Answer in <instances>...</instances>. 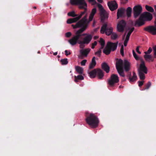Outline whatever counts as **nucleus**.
Returning <instances> with one entry per match:
<instances>
[{
	"label": "nucleus",
	"mask_w": 156,
	"mask_h": 156,
	"mask_svg": "<svg viewBox=\"0 0 156 156\" xmlns=\"http://www.w3.org/2000/svg\"><path fill=\"white\" fill-rule=\"evenodd\" d=\"M85 120L87 123L92 128H95L98 125L99 122L97 116L94 114L86 112Z\"/></svg>",
	"instance_id": "nucleus-1"
},
{
	"label": "nucleus",
	"mask_w": 156,
	"mask_h": 156,
	"mask_svg": "<svg viewBox=\"0 0 156 156\" xmlns=\"http://www.w3.org/2000/svg\"><path fill=\"white\" fill-rule=\"evenodd\" d=\"M87 15H86L81 20L78 22L75 25H72L73 28H80L78 30L77 33H82L87 29L88 26L89 21L87 19Z\"/></svg>",
	"instance_id": "nucleus-2"
},
{
	"label": "nucleus",
	"mask_w": 156,
	"mask_h": 156,
	"mask_svg": "<svg viewBox=\"0 0 156 156\" xmlns=\"http://www.w3.org/2000/svg\"><path fill=\"white\" fill-rule=\"evenodd\" d=\"M153 18L152 14L148 12H144L139 17L138 20L135 23L134 26L136 27H140L145 23V21H150Z\"/></svg>",
	"instance_id": "nucleus-3"
},
{
	"label": "nucleus",
	"mask_w": 156,
	"mask_h": 156,
	"mask_svg": "<svg viewBox=\"0 0 156 156\" xmlns=\"http://www.w3.org/2000/svg\"><path fill=\"white\" fill-rule=\"evenodd\" d=\"M70 3L72 5H78L80 9H84V11L81 12L78 16L80 19L87 11V5L85 0H70Z\"/></svg>",
	"instance_id": "nucleus-4"
},
{
	"label": "nucleus",
	"mask_w": 156,
	"mask_h": 156,
	"mask_svg": "<svg viewBox=\"0 0 156 156\" xmlns=\"http://www.w3.org/2000/svg\"><path fill=\"white\" fill-rule=\"evenodd\" d=\"M140 62L139 68L138 70V75L140 80H144L145 78V74L147 73V69L143 60L141 59Z\"/></svg>",
	"instance_id": "nucleus-5"
},
{
	"label": "nucleus",
	"mask_w": 156,
	"mask_h": 156,
	"mask_svg": "<svg viewBox=\"0 0 156 156\" xmlns=\"http://www.w3.org/2000/svg\"><path fill=\"white\" fill-rule=\"evenodd\" d=\"M82 33H77V31L76 32L75 35L72 37L68 41L69 43L72 45L73 46L76 44L77 43L80 44V48H83L85 46L84 44L82 43H80V42L82 41L79 40L80 37L81 36V34Z\"/></svg>",
	"instance_id": "nucleus-6"
},
{
	"label": "nucleus",
	"mask_w": 156,
	"mask_h": 156,
	"mask_svg": "<svg viewBox=\"0 0 156 156\" xmlns=\"http://www.w3.org/2000/svg\"><path fill=\"white\" fill-rule=\"evenodd\" d=\"M98 8L101 22L104 23L105 20L108 18V13L104 9L102 6L100 4H98Z\"/></svg>",
	"instance_id": "nucleus-7"
},
{
	"label": "nucleus",
	"mask_w": 156,
	"mask_h": 156,
	"mask_svg": "<svg viewBox=\"0 0 156 156\" xmlns=\"http://www.w3.org/2000/svg\"><path fill=\"white\" fill-rule=\"evenodd\" d=\"M112 31L113 28L111 27H108L107 23H104L103 25L100 30L101 33L103 34L105 33L108 36L112 34Z\"/></svg>",
	"instance_id": "nucleus-8"
},
{
	"label": "nucleus",
	"mask_w": 156,
	"mask_h": 156,
	"mask_svg": "<svg viewBox=\"0 0 156 156\" xmlns=\"http://www.w3.org/2000/svg\"><path fill=\"white\" fill-rule=\"evenodd\" d=\"M119 81V77L116 74H112L108 80V84L111 87L114 86L115 83H118Z\"/></svg>",
	"instance_id": "nucleus-9"
},
{
	"label": "nucleus",
	"mask_w": 156,
	"mask_h": 156,
	"mask_svg": "<svg viewBox=\"0 0 156 156\" xmlns=\"http://www.w3.org/2000/svg\"><path fill=\"white\" fill-rule=\"evenodd\" d=\"M142 8L141 6L138 5L135 6L133 8V13L135 18H137L141 13Z\"/></svg>",
	"instance_id": "nucleus-10"
},
{
	"label": "nucleus",
	"mask_w": 156,
	"mask_h": 156,
	"mask_svg": "<svg viewBox=\"0 0 156 156\" xmlns=\"http://www.w3.org/2000/svg\"><path fill=\"white\" fill-rule=\"evenodd\" d=\"M83 36H85L83 38L82 42L80 43L85 44H88L91 41L93 37V36L90 34H88L87 33L83 34H82Z\"/></svg>",
	"instance_id": "nucleus-11"
},
{
	"label": "nucleus",
	"mask_w": 156,
	"mask_h": 156,
	"mask_svg": "<svg viewBox=\"0 0 156 156\" xmlns=\"http://www.w3.org/2000/svg\"><path fill=\"white\" fill-rule=\"evenodd\" d=\"M144 30L152 35H156V25L147 26L144 28Z\"/></svg>",
	"instance_id": "nucleus-12"
},
{
	"label": "nucleus",
	"mask_w": 156,
	"mask_h": 156,
	"mask_svg": "<svg viewBox=\"0 0 156 156\" xmlns=\"http://www.w3.org/2000/svg\"><path fill=\"white\" fill-rule=\"evenodd\" d=\"M126 24V22L124 20H122L120 21L117 25V30L119 32H123L124 30Z\"/></svg>",
	"instance_id": "nucleus-13"
},
{
	"label": "nucleus",
	"mask_w": 156,
	"mask_h": 156,
	"mask_svg": "<svg viewBox=\"0 0 156 156\" xmlns=\"http://www.w3.org/2000/svg\"><path fill=\"white\" fill-rule=\"evenodd\" d=\"M108 5L110 9L112 11L118 8V5L115 1L108 2Z\"/></svg>",
	"instance_id": "nucleus-14"
},
{
	"label": "nucleus",
	"mask_w": 156,
	"mask_h": 156,
	"mask_svg": "<svg viewBox=\"0 0 156 156\" xmlns=\"http://www.w3.org/2000/svg\"><path fill=\"white\" fill-rule=\"evenodd\" d=\"M118 42L115 43H112L111 42H108L107 47L110 48L111 51H115L117 48Z\"/></svg>",
	"instance_id": "nucleus-15"
},
{
	"label": "nucleus",
	"mask_w": 156,
	"mask_h": 156,
	"mask_svg": "<svg viewBox=\"0 0 156 156\" xmlns=\"http://www.w3.org/2000/svg\"><path fill=\"white\" fill-rule=\"evenodd\" d=\"M90 50L91 49L90 48H87L80 50V53L81 57H87Z\"/></svg>",
	"instance_id": "nucleus-16"
},
{
	"label": "nucleus",
	"mask_w": 156,
	"mask_h": 156,
	"mask_svg": "<svg viewBox=\"0 0 156 156\" xmlns=\"http://www.w3.org/2000/svg\"><path fill=\"white\" fill-rule=\"evenodd\" d=\"M125 12V9L123 8H121L118 9L117 12V18L122 17L124 16V14Z\"/></svg>",
	"instance_id": "nucleus-17"
},
{
	"label": "nucleus",
	"mask_w": 156,
	"mask_h": 156,
	"mask_svg": "<svg viewBox=\"0 0 156 156\" xmlns=\"http://www.w3.org/2000/svg\"><path fill=\"white\" fill-rule=\"evenodd\" d=\"M116 69L123 68V62L122 59H116Z\"/></svg>",
	"instance_id": "nucleus-18"
},
{
	"label": "nucleus",
	"mask_w": 156,
	"mask_h": 156,
	"mask_svg": "<svg viewBox=\"0 0 156 156\" xmlns=\"http://www.w3.org/2000/svg\"><path fill=\"white\" fill-rule=\"evenodd\" d=\"M101 67L102 69L105 71L106 73H109L110 71V67L105 62L102 63L101 65Z\"/></svg>",
	"instance_id": "nucleus-19"
},
{
	"label": "nucleus",
	"mask_w": 156,
	"mask_h": 156,
	"mask_svg": "<svg viewBox=\"0 0 156 156\" xmlns=\"http://www.w3.org/2000/svg\"><path fill=\"white\" fill-rule=\"evenodd\" d=\"M96 75L98 78L100 79H102L104 76L103 71L100 69H96Z\"/></svg>",
	"instance_id": "nucleus-20"
},
{
	"label": "nucleus",
	"mask_w": 156,
	"mask_h": 156,
	"mask_svg": "<svg viewBox=\"0 0 156 156\" xmlns=\"http://www.w3.org/2000/svg\"><path fill=\"white\" fill-rule=\"evenodd\" d=\"M144 58L146 61L150 62V61L153 62L154 60V58L151 55L148 54H145L144 56Z\"/></svg>",
	"instance_id": "nucleus-21"
},
{
	"label": "nucleus",
	"mask_w": 156,
	"mask_h": 156,
	"mask_svg": "<svg viewBox=\"0 0 156 156\" xmlns=\"http://www.w3.org/2000/svg\"><path fill=\"white\" fill-rule=\"evenodd\" d=\"M129 62L126 60L124 61V67L126 72H128L129 70Z\"/></svg>",
	"instance_id": "nucleus-22"
},
{
	"label": "nucleus",
	"mask_w": 156,
	"mask_h": 156,
	"mask_svg": "<svg viewBox=\"0 0 156 156\" xmlns=\"http://www.w3.org/2000/svg\"><path fill=\"white\" fill-rule=\"evenodd\" d=\"M96 64L95 61V57H94L92 59L91 62L90 63L89 66V69H91L94 68Z\"/></svg>",
	"instance_id": "nucleus-23"
},
{
	"label": "nucleus",
	"mask_w": 156,
	"mask_h": 156,
	"mask_svg": "<svg viewBox=\"0 0 156 156\" xmlns=\"http://www.w3.org/2000/svg\"><path fill=\"white\" fill-rule=\"evenodd\" d=\"M79 19H80L78 16L73 18L69 19L67 20V23L68 24H71L76 22Z\"/></svg>",
	"instance_id": "nucleus-24"
},
{
	"label": "nucleus",
	"mask_w": 156,
	"mask_h": 156,
	"mask_svg": "<svg viewBox=\"0 0 156 156\" xmlns=\"http://www.w3.org/2000/svg\"><path fill=\"white\" fill-rule=\"evenodd\" d=\"M96 69H94L89 73V76L92 78H94L96 75Z\"/></svg>",
	"instance_id": "nucleus-25"
},
{
	"label": "nucleus",
	"mask_w": 156,
	"mask_h": 156,
	"mask_svg": "<svg viewBox=\"0 0 156 156\" xmlns=\"http://www.w3.org/2000/svg\"><path fill=\"white\" fill-rule=\"evenodd\" d=\"M133 76L131 77V78H129V80L130 82H132L136 81L137 79V77L135 73L134 72H133Z\"/></svg>",
	"instance_id": "nucleus-26"
},
{
	"label": "nucleus",
	"mask_w": 156,
	"mask_h": 156,
	"mask_svg": "<svg viewBox=\"0 0 156 156\" xmlns=\"http://www.w3.org/2000/svg\"><path fill=\"white\" fill-rule=\"evenodd\" d=\"M74 78V81L76 83L78 82L79 80H82L84 79L83 76L80 75L77 76H75Z\"/></svg>",
	"instance_id": "nucleus-27"
},
{
	"label": "nucleus",
	"mask_w": 156,
	"mask_h": 156,
	"mask_svg": "<svg viewBox=\"0 0 156 156\" xmlns=\"http://www.w3.org/2000/svg\"><path fill=\"white\" fill-rule=\"evenodd\" d=\"M111 51V50H110V48L107 47V45L106 47L103 50V52L106 55H109L110 54Z\"/></svg>",
	"instance_id": "nucleus-28"
},
{
	"label": "nucleus",
	"mask_w": 156,
	"mask_h": 156,
	"mask_svg": "<svg viewBox=\"0 0 156 156\" xmlns=\"http://www.w3.org/2000/svg\"><path fill=\"white\" fill-rule=\"evenodd\" d=\"M118 73L120 76L124 77L125 76V74L123 70V68L116 69Z\"/></svg>",
	"instance_id": "nucleus-29"
},
{
	"label": "nucleus",
	"mask_w": 156,
	"mask_h": 156,
	"mask_svg": "<svg viewBox=\"0 0 156 156\" xmlns=\"http://www.w3.org/2000/svg\"><path fill=\"white\" fill-rule=\"evenodd\" d=\"M132 11V9L130 7H129L127 8L126 10V15L128 17H131Z\"/></svg>",
	"instance_id": "nucleus-30"
},
{
	"label": "nucleus",
	"mask_w": 156,
	"mask_h": 156,
	"mask_svg": "<svg viewBox=\"0 0 156 156\" xmlns=\"http://www.w3.org/2000/svg\"><path fill=\"white\" fill-rule=\"evenodd\" d=\"M151 83L149 81L147 83H146L144 87L142 88V89L141 90H148L149 89L150 87H151Z\"/></svg>",
	"instance_id": "nucleus-31"
},
{
	"label": "nucleus",
	"mask_w": 156,
	"mask_h": 156,
	"mask_svg": "<svg viewBox=\"0 0 156 156\" xmlns=\"http://www.w3.org/2000/svg\"><path fill=\"white\" fill-rule=\"evenodd\" d=\"M75 69L76 71L79 74H83V69L82 67L79 66H76V67Z\"/></svg>",
	"instance_id": "nucleus-32"
},
{
	"label": "nucleus",
	"mask_w": 156,
	"mask_h": 156,
	"mask_svg": "<svg viewBox=\"0 0 156 156\" xmlns=\"http://www.w3.org/2000/svg\"><path fill=\"white\" fill-rule=\"evenodd\" d=\"M99 42L101 45V49H102L105 45V41L102 38H100Z\"/></svg>",
	"instance_id": "nucleus-33"
},
{
	"label": "nucleus",
	"mask_w": 156,
	"mask_h": 156,
	"mask_svg": "<svg viewBox=\"0 0 156 156\" xmlns=\"http://www.w3.org/2000/svg\"><path fill=\"white\" fill-rule=\"evenodd\" d=\"M145 8L146 10L149 12H154V9L151 6H149L148 5L145 6Z\"/></svg>",
	"instance_id": "nucleus-34"
},
{
	"label": "nucleus",
	"mask_w": 156,
	"mask_h": 156,
	"mask_svg": "<svg viewBox=\"0 0 156 156\" xmlns=\"http://www.w3.org/2000/svg\"><path fill=\"white\" fill-rule=\"evenodd\" d=\"M118 37V35L115 33L112 32L111 35V38L112 40H115Z\"/></svg>",
	"instance_id": "nucleus-35"
},
{
	"label": "nucleus",
	"mask_w": 156,
	"mask_h": 156,
	"mask_svg": "<svg viewBox=\"0 0 156 156\" xmlns=\"http://www.w3.org/2000/svg\"><path fill=\"white\" fill-rule=\"evenodd\" d=\"M68 15L69 16H72L73 17H75L77 16V15L76 14L75 12L74 11L69 12L68 13Z\"/></svg>",
	"instance_id": "nucleus-36"
},
{
	"label": "nucleus",
	"mask_w": 156,
	"mask_h": 156,
	"mask_svg": "<svg viewBox=\"0 0 156 156\" xmlns=\"http://www.w3.org/2000/svg\"><path fill=\"white\" fill-rule=\"evenodd\" d=\"M60 62H61L62 64V65H66L68 63V61L67 58L62 59L61 60Z\"/></svg>",
	"instance_id": "nucleus-37"
},
{
	"label": "nucleus",
	"mask_w": 156,
	"mask_h": 156,
	"mask_svg": "<svg viewBox=\"0 0 156 156\" xmlns=\"http://www.w3.org/2000/svg\"><path fill=\"white\" fill-rule=\"evenodd\" d=\"M134 30V28L133 27H132V28H129L128 29V30H129L127 34L129 35H130L132 32Z\"/></svg>",
	"instance_id": "nucleus-38"
},
{
	"label": "nucleus",
	"mask_w": 156,
	"mask_h": 156,
	"mask_svg": "<svg viewBox=\"0 0 156 156\" xmlns=\"http://www.w3.org/2000/svg\"><path fill=\"white\" fill-rule=\"evenodd\" d=\"M101 48L99 49V50L98 51H96L95 53V55H97L98 56L100 57L101 56Z\"/></svg>",
	"instance_id": "nucleus-39"
},
{
	"label": "nucleus",
	"mask_w": 156,
	"mask_h": 156,
	"mask_svg": "<svg viewBox=\"0 0 156 156\" xmlns=\"http://www.w3.org/2000/svg\"><path fill=\"white\" fill-rule=\"evenodd\" d=\"M120 53L122 56H123L124 55V47L123 45H122L121 46Z\"/></svg>",
	"instance_id": "nucleus-40"
},
{
	"label": "nucleus",
	"mask_w": 156,
	"mask_h": 156,
	"mask_svg": "<svg viewBox=\"0 0 156 156\" xmlns=\"http://www.w3.org/2000/svg\"><path fill=\"white\" fill-rule=\"evenodd\" d=\"M133 54L135 59L136 60H138L139 59V58L134 50H133Z\"/></svg>",
	"instance_id": "nucleus-41"
},
{
	"label": "nucleus",
	"mask_w": 156,
	"mask_h": 156,
	"mask_svg": "<svg viewBox=\"0 0 156 156\" xmlns=\"http://www.w3.org/2000/svg\"><path fill=\"white\" fill-rule=\"evenodd\" d=\"M152 51V49L150 47L148 50L146 51H145L144 53L145 54H149L151 53Z\"/></svg>",
	"instance_id": "nucleus-42"
},
{
	"label": "nucleus",
	"mask_w": 156,
	"mask_h": 156,
	"mask_svg": "<svg viewBox=\"0 0 156 156\" xmlns=\"http://www.w3.org/2000/svg\"><path fill=\"white\" fill-rule=\"evenodd\" d=\"M97 11L96 9L95 8H93L92 9L90 14L94 15L96 13Z\"/></svg>",
	"instance_id": "nucleus-43"
},
{
	"label": "nucleus",
	"mask_w": 156,
	"mask_h": 156,
	"mask_svg": "<svg viewBox=\"0 0 156 156\" xmlns=\"http://www.w3.org/2000/svg\"><path fill=\"white\" fill-rule=\"evenodd\" d=\"M144 81H138V86L140 87H141L144 84Z\"/></svg>",
	"instance_id": "nucleus-44"
},
{
	"label": "nucleus",
	"mask_w": 156,
	"mask_h": 156,
	"mask_svg": "<svg viewBox=\"0 0 156 156\" xmlns=\"http://www.w3.org/2000/svg\"><path fill=\"white\" fill-rule=\"evenodd\" d=\"M87 62L86 60H83L81 62V65L82 66H84L85 65V64Z\"/></svg>",
	"instance_id": "nucleus-45"
},
{
	"label": "nucleus",
	"mask_w": 156,
	"mask_h": 156,
	"mask_svg": "<svg viewBox=\"0 0 156 156\" xmlns=\"http://www.w3.org/2000/svg\"><path fill=\"white\" fill-rule=\"evenodd\" d=\"M94 15H93L90 14V15L89 16V20H88V21H89V22L92 20L94 18Z\"/></svg>",
	"instance_id": "nucleus-46"
},
{
	"label": "nucleus",
	"mask_w": 156,
	"mask_h": 156,
	"mask_svg": "<svg viewBox=\"0 0 156 156\" xmlns=\"http://www.w3.org/2000/svg\"><path fill=\"white\" fill-rule=\"evenodd\" d=\"M97 42L96 41H94V42L92 44L91 48L94 49V48L95 46L97 45Z\"/></svg>",
	"instance_id": "nucleus-47"
},
{
	"label": "nucleus",
	"mask_w": 156,
	"mask_h": 156,
	"mask_svg": "<svg viewBox=\"0 0 156 156\" xmlns=\"http://www.w3.org/2000/svg\"><path fill=\"white\" fill-rule=\"evenodd\" d=\"M72 35V34L70 32H68L66 34V37H69Z\"/></svg>",
	"instance_id": "nucleus-48"
},
{
	"label": "nucleus",
	"mask_w": 156,
	"mask_h": 156,
	"mask_svg": "<svg viewBox=\"0 0 156 156\" xmlns=\"http://www.w3.org/2000/svg\"><path fill=\"white\" fill-rule=\"evenodd\" d=\"M89 3H92L93 5H94L96 3V2L95 0H88Z\"/></svg>",
	"instance_id": "nucleus-49"
},
{
	"label": "nucleus",
	"mask_w": 156,
	"mask_h": 156,
	"mask_svg": "<svg viewBox=\"0 0 156 156\" xmlns=\"http://www.w3.org/2000/svg\"><path fill=\"white\" fill-rule=\"evenodd\" d=\"M153 49L154 51V57L155 58H156V45L153 48Z\"/></svg>",
	"instance_id": "nucleus-50"
},
{
	"label": "nucleus",
	"mask_w": 156,
	"mask_h": 156,
	"mask_svg": "<svg viewBox=\"0 0 156 156\" xmlns=\"http://www.w3.org/2000/svg\"><path fill=\"white\" fill-rule=\"evenodd\" d=\"M140 47V46H137L136 48V51L139 54H140L141 52L139 50Z\"/></svg>",
	"instance_id": "nucleus-51"
},
{
	"label": "nucleus",
	"mask_w": 156,
	"mask_h": 156,
	"mask_svg": "<svg viewBox=\"0 0 156 156\" xmlns=\"http://www.w3.org/2000/svg\"><path fill=\"white\" fill-rule=\"evenodd\" d=\"M129 41V40L125 39L124 42V45L125 46H126L127 45V43Z\"/></svg>",
	"instance_id": "nucleus-52"
},
{
	"label": "nucleus",
	"mask_w": 156,
	"mask_h": 156,
	"mask_svg": "<svg viewBox=\"0 0 156 156\" xmlns=\"http://www.w3.org/2000/svg\"><path fill=\"white\" fill-rule=\"evenodd\" d=\"M128 1V0H121V3L124 4L126 3Z\"/></svg>",
	"instance_id": "nucleus-53"
},
{
	"label": "nucleus",
	"mask_w": 156,
	"mask_h": 156,
	"mask_svg": "<svg viewBox=\"0 0 156 156\" xmlns=\"http://www.w3.org/2000/svg\"><path fill=\"white\" fill-rule=\"evenodd\" d=\"M65 54L66 56H67L69 55H70L71 54V53L70 52H69V53H68V51L67 50H66L65 51Z\"/></svg>",
	"instance_id": "nucleus-54"
},
{
	"label": "nucleus",
	"mask_w": 156,
	"mask_h": 156,
	"mask_svg": "<svg viewBox=\"0 0 156 156\" xmlns=\"http://www.w3.org/2000/svg\"><path fill=\"white\" fill-rule=\"evenodd\" d=\"M130 36V35H129V34H127L126 36L125 39L128 40H129Z\"/></svg>",
	"instance_id": "nucleus-55"
},
{
	"label": "nucleus",
	"mask_w": 156,
	"mask_h": 156,
	"mask_svg": "<svg viewBox=\"0 0 156 156\" xmlns=\"http://www.w3.org/2000/svg\"><path fill=\"white\" fill-rule=\"evenodd\" d=\"M127 77L129 78H129H131V73H129V74H128L127 75Z\"/></svg>",
	"instance_id": "nucleus-56"
},
{
	"label": "nucleus",
	"mask_w": 156,
	"mask_h": 156,
	"mask_svg": "<svg viewBox=\"0 0 156 156\" xmlns=\"http://www.w3.org/2000/svg\"><path fill=\"white\" fill-rule=\"evenodd\" d=\"M99 38V37L98 36H94V38L95 40H96L98 38Z\"/></svg>",
	"instance_id": "nucleus-57"
},
{
	"label": "nucleus",
	"mask_w": 156,
	"mask_h": 156,
	"mask_svg": "<svg viewBox=\"0 0 156 156\" xmlns=\"http://www.w3.org/2000/svg\"><path fill=\"white\" fill-rule=\"evenodd\" d=\"M57 54H58V52H54L53 53V55H57Z\"/></svg>",
	"instance_id": "nucleus-58"
},
{
	"label": "nucleus",
	"mask_w": 156,
	"mask_h": 156,
	"mask_svg": "<svg viewBox=\"0 0 156 156\" xmlns=\"http://www.w3.org/2000/svg\"><path fill=\"white\" fill-rule=\"evenodd\" d=\"M100 3H101L102 2V0H97Z\"/></svg>",
	"instance_id": "nucleus-59"
},
{
	"label": "nucleus",
	"mask_w": 156,
	"mask_h": 156,
	"mask_svg": "<svg viewBox=\"0 0 156 156\" xmlns=\"http://www.w3.org/2000/svg\"><path fill=\"white\" fill-rule=\"evenodd\" d=\"M126 34V33H125L124 34V35L123 36V39H124V38H125Z\"/></svg>",
	"instance_id": "nucleus-60"
},
{
	"label": "nucleus",
	"mask_w": 156,
	"mask_h": 156,
	"mask_svg": "<svg viewBox=\"0 0 156 156\" xmlns=\"http://www.w3.org/2000/svg\"><path fill=\"white\" fill-rule=\"evenodd\" d=\"M154 8L156 12V5H155L154 6Z\"/></svg>",
	"instance_id": "nucleus-61"
},
{
	"label": "nucleus",
	"mask_w": 156,
	"mask_h": 156,
	"mask_svg": "<svg viewBox=\"0 0 156 156\" xmlns=\"http://www.w3.org/2000/svg\"><path fill=\"white\" fill-rule=\"evenodd\" d=\"M123 87L122 86H119V88H122Z\"/></svg>",
	"instance_id": "nucleus-62"
},
{
	"label": "nucleus",
	"mask_w": 156,
	"mask_h": 156,
	"mask_svg": "<svg viewBox=\"0 0 156 156\" xmlns=\"http://www.w3.org/2000/svg\"><path fill=\"white\" fill-rule=\"evenodd\" d=\"M33 8L34 9H37V7L36 6H34L33 7Z\"/></svg>",
	"instance_id": "nucleus-63"
},
{
	"label": "nucleus",
	"mask_w": 156,
	"mask_h": 156,
	"mask_svg": "<svg viewBox=\"0 0 156 156\" xmlns=\"http://www.w3.org/2000/svg\"><path fill=\"white\" fill-rule=\"evenodd\" d=\"M154 23L155 24V25H156V20L154 22Z\"/></svg>",
	"instance_id": "nucleus-64"
}]
</instances>
